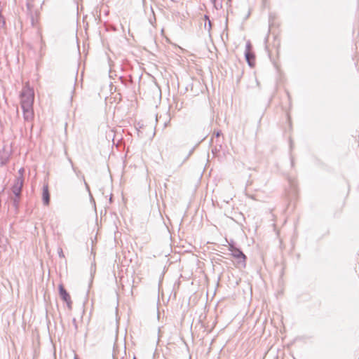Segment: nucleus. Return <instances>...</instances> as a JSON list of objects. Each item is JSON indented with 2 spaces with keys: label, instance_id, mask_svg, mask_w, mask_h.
I'll return each mask as SVG.
<instances>
[{
  "label": "nucleus",
  "instance_id": "nucleus-12",
  "mask_svg": "<svg viewBox=\"0 0 359 359\" xmlns=\"http://www.w3.org/2000/svg\"><path fill=\"white\" fill-rule=\"evenodd\" d=\"M119 79L121 80V83H122L123 84H124L125 86H126V79L124 77L121 76V77L119 78Z\"/></svg>",
  "mask_w": 359,
  "mask_h": 359
},
{
  "label": "nucleus",
  "instance_id": "nucleus-7",
  "mask_svg": "<svg viewBox=\"0 0 359 359\" xmlns=\"http://www.w3.org/2000/svg\"><path fill=\"white\" fill-rule=\"evenodd\" d=\"M23 112V117L25 121H30L34 118V111L32 108H22Z\"/></svg>",
  "mask_w": 359,
  "mask_h": 359
},
{
  "label": "nucleus",
  "instance_id": "nucleus-13",
  "mask_svg": "<svg viewBox=\"0 0 359 359\" xmlns=\"http://www.w3.org/2000/svg\"><path fill=\"white\" fill-rule=\"evenodd\" d=\"M222 135V132L221 130H219V131H217L214 133V135L216 137H219L220 135Z\"/></svg>",
  "mask_w": 359,
  "mask_h": 359
},
{
  "label": "nucleus",
  "instance_id": "nucleus-22",
  "mask_svg": "<svg viewBox=\"0 0 359 359\" xmlns=\"http://www.w3.org/2000/svg\"><path fill=\"white\" fill-rule=\"evenodd\" d=\"M74 359H79L77 355L74 356Z\"/></svg>",
  "mask_w": 359,
  "mask_h": 359
},
{
  "label": "nucleus",
  "instance_id": "nucleus-19",
  "mask_svg": "<svg viewBox=\"0 0 359 359\" xmlns=\"http://www.w3.org/2000/svg\"><path fill=\"white\" fill-rule=\"evenodd\" d=\"M217 7H218V9H219V8H222V3H221V2H220V3H219V2H218V1H217Z\"/></svg>",
  "mask_w": 359,
  "mask_h": 359
},
{
  "label": "nucleus",
  "instance_id": "nucleus-3",
  "mask_svg": "<svg viewBox=\"0 0 359 359\" xmlns=\"http://www.w3.org/2000/svg\"><path fill=\"white\" fill-rule=\"evenodd\" d=\"M23 183H24V177L21 175V176H18L16 177V179L15 180L14 184L12 187V191L15 196V198L13 200V203L15 206H17L20 202V196H21V191L22 189Z\"/></svg>",
  "mask_w": 359,
  "mask_h": 359
},
{
  "label": "nucleus",
  "instance_id": "nucleus-15",
  "mask_svg": "<svg viewBox=\"0 0 359 359\" xmlns=\"http://www.w3.org/2000/svg\"><path fill=\"white\" fill-rule=\"evenodd\" d=\"M208 32H210V30L212 28V23H211V21L210 20H208Z\"/></svg>",
  "mask_w": 359,
  "mask_h": 359
},
{
  "label": "nucleus",
  "instance_id": "nucleus-5",
  "mask_svg": "<svg viewBox=\"0 0 359 359\" xmlns=\"http://www.w3.org/2000/svg\"><path fill=\"white\" fill-rule=\"evenodd\" d=\"M58 291L61 299L67 304L68 309H72V302L71 297L62 284L59 285Z\"/></svg>",
  "mask_w": 359,
  "mask_h": 359
},
{
  "label": "nucleus",
  "instance_id": "nucleus-1",
  "mask_svg": "<svg viewBox=\"0 0 359 359\" xmlns=\"http://www.w3.org/2000/svg\"><path fill=\"white\" fill-rule=\"evenodd\" d=\"M229 250L231 252L232 257L236 259L237 268H245L247 256L241 248L235 246L233 243L229 244Z\"/></svg>",
  "mask_w": 359,
  "mask_h": 359
},
{
  "label": "nucleus",
  "instance_id": "nucleus-6",
  "mask_svg": "<svg viewBox=\"0 0 359 359\" xmlns=\"http://www.w3.org/2000/svg\"><path fill=\"white\" fill-rule=\"evenodd\" d=\"M50 197L48 184H44L42 189V201L44 205L50 204Z\"/></svg>",
  "mask_w": 359,
  "mask_h": 359
},
{
  "label": "nucleus",
  "instance_id": "nucleus-11",
  "mask_svg": "<svg viewBox=\"0 0 359 359\" xmlns=\"http://www.w3.org/2000/svg\"><path fill=\"white\" fill-rule=\"evenodd\" d=\"M72 323H73V325H74V327L75 331L76 332V331H77V330H78V326H77V323H76V318H73V320H72Z\"/></svg>",
  "mask_w": 359,
  "mask_h": 359
},
{
  "label": "nucleus",
  "instance_id": "nucleus-14",
  "mask_svg": "<svg viewBox=\"0 0 359 359\" xmlns=\"http://www.w3.org/2000/svg\"><path fill=\"white\" fill-rule=\"evenodd\" d=\"M204 19H205V27H206V23H207V22H208V20H210V18H209V16H208V15H204Z\"/></svg>",
  "mask_w": 359,
  "mask_h": 359
},
{
  "label": "nucleus",
  "instance_id": "nucleus-8",
  "mask_svg": "<svg viewBox=\"0 0 359 359\" xmlns=\"http://www.w3.org/2000/svg\"><path fill=\"white\" fill-rule=\"evenodd\" d=\"M83 182H84V184H85V187H86V190L89 192V195L92 198V194L90 193V187H89V185L88 184V183L86 182L85 179H84V177L83 176Z\"/></svg>",
  "mask_w": 359,
  "mask_h": 359
},
{
  "label": "nucleus",
  "instance_id": "nucleus-20",
  "mask_svg": "<svg viewBox=\"0 0 359 359\" xmlns=\"http://www.w3.org/2000/svg\"><path fill=\"white\" fill-rule=\"evenodd\" d=\"M291 164H292V165H293V164H294V161H293L292 158H291Z\"/></svg>",
  "mask_w": 359,
  "mask_h": 359
},
{
  "label": "nucleus",
  "instance_id": "nucleus-23",
  "mask_svg": "<svg viewBox=\"0 0 359 359\" xmlns=\"http://www.w3.org/2000/svg\"><path fill=\"white\" fill-rule=\"evenodd\" d=\"M71 164L72 165V168H73V169L74 170V166H73V162H72V161H71Z\"/></svg>",
  "mask_w": 359,
  "mask_h": 359
},
{
  "label": "nucleus",
  "instance_id": "nucleus-4",
  "mask_svg": "<svg viewBox=\"0 0 359 359\" xmlns=\"http://www.w3.org/2000/svg\"><path fill=\"white\" fill-rule=\"evenodd\" d=\"M245 58L248 65L253 67L255 65V55L252 51V46L250 41H248L245 44Z\"/></svg>",
  "mask_w": 359,
  "mask_h": 359
},
{
  "label": "nucleus",
  "instance_id": "nucleus-21",
  "mask_svg": "<svg viewBox=\"0 0 359 359\" xmlns=\"http://www.w3.org/2000/svg\"><path fill=\"white\" fill-rule=\"evenodd\" d=\"M168 123V122H165V123H164V127H166V126H167Z\"/></svg>",
  "mask_w": 359,
  "mask_h": 359
},
{
  "label": "nucleus",
  "instance_id": "nucleus-24",
  "mask_svg": "<svg viewBox=\"0 0 359 359\" xmlns=\"http://www.w3.org/2000/svg\"><path fill=\"white\" fill-rule=\"evenodd\" d=\"M133 359H137V358H136V357L135 356V357L133 358Z\"/></svg>",
  "mask_w": 359,
  "mask_h": 359
},
{
  "label": "nucleus",
  "instance_id": "nucleus-2",
  "mask_svg": "<svg viewBox=\"0 0 359 359\" xmlns=\"http://www.w3.org/2000/svg\"><path fill=\"white\" fill-rule=\"evenodd\" d=\"M34 103V91L32 89L24 88L20 93L21 108H32Z\"/></svg>",
  "mask_w": 359,
  "mask_h": 359
},
{
  "label": "nucleus",
  "instance_id": "nucleus-18",
  "mask_svg": "<svg viewBox=\"0 0 359 359\" xmlns=\"http://www.w3.org/2000/svg\"><path fill=\"white\" fill-rule=\"evenodd\" d=\"M217 0H213V3H214V6H215V8L218 9V7L217 6Z\"/></svg>",
  "mask_w": 359,
  "mask_h": 359
},
{
  "label": "nucleus",
  "instance_id": "nucleus-25",
  "mask_svg": "<svg viewBox=\"0 0 359 359\" xmlns=\"http://www.w3.org/2000/svg\"><path fill=\"white\" fill-rule=\"evenodd\" d=\"M113 358L115 359L114 356L113 355Z\"/></svg>",
  "mask_w": 359,
  "mask_h": 359
},
{
  "label": "nucleus",
  "instance_id": "nucleus-10",
  "mask_svg": "<svg viewBox=\"0 0 359 359\" xmlns=\"http://www.w3.org/2000/svg\"><path fill=\"white\" fill-rule=\"evenodd\" d=\"M176 98L174 97V101L176 102V106L175 107L178 109V110H180L182 107V102L179 104L178 102L176 101Z\"/></svg>",
  "mask_w": 359,
  "mask_h": 359
},
{
  "label": "nucleus",
  "instance_id": "nucleus-17",
  "mask_svg": "<svg viewBox=\"0 0 359 359\" xmlns=\"http://www.w3.org/2000/svg\"><path fill=\"white\" fill-rule=\"evenodd\" d=\"M218 151L219 150L216 147L212 149V152L213 154H216Z\"/></svg>",
  "mask_w": 359,
  "mask_h": 359
},
{
  "label": "nucleus",
  "instance_id": "nucleus-16",
  "mask_svg": "<svg viewBox=\"0 0 359 359\" xmlns=\"http://www.w3.org/2000/svg\"><path fill=\"white\" fill-rule=\"evenodd\" d=\"M19 172V176H21V174L23 176V173H24V168H20L18 171Z\"/></svg>",
  "mask_w": 359,
  "mask_h": 359
},
{
  "label": "nucleus",
  "instance_id": "nucleus-9",
  "mask_svg": "<svg viewBox=\"0 0 359 359\" xmlns=\"http://www.w3.org/2000/svg\"><path fill=\"white\" fill-rule=\"evenodd\" d=\"M57 253H58V255H59L60 257H61V258H64L65 257V255H64L62 249L61 248H59L57 249Z\"/></svg>",
  "mask_w": 359,
  "mask_h": 359
}]
</instances>
